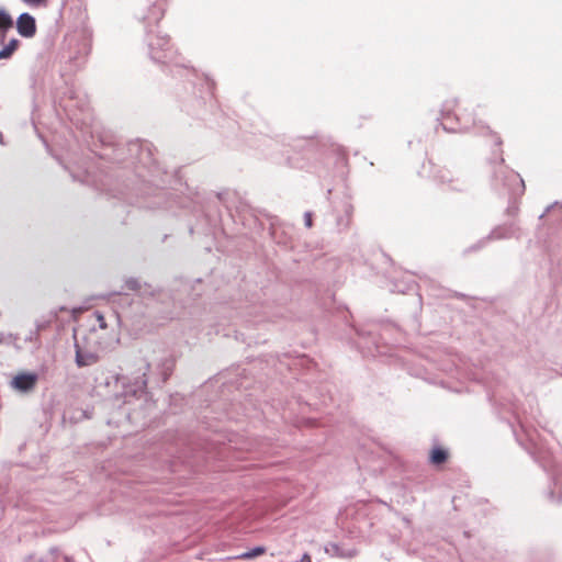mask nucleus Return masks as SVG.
Segmentation results:
<instances>
[{
  "instance_id": "f257e3e1",
  "label": "nucleus",
  "mask_w": 562,
  "mask_h": 562,
  "mask_svg": "<svg viewBox=\"0 0 562 562\" xmlns=\"http://www.w3.org/2000/svg\"><path fill=\"white\" fill-rule=\"evenodd\" d=\"M101 345L100 337H78L75 333L76 363L78 367H88L98 362V350Z\"/></svg>"
},
{
  "instance_id": "f03ea898",
  "label": "nucleus",
  "mask_w": 562,
  "mask_h": 562,
  "mask_svg": "<svg viewBox=\"0 0 562 562\" xmlns=\"http://www.w3.org/2000/svg\"><path fill=\"white\" fill-rule=\"evenodd\" d=\"M37 383V374L19 373L11 381V386L21 392H29L35 387Z\"/></svg>"
},
{
  "instance_id": "7ed1b4c3",
  "label": "nucleus",
  "mask_w": 562,
  "mask_h": 562,
  "mask_svg": "<svg viewBox=\"0 0 562 562\" xmlns=\"http://www.w3.org/2000/svg\"><path fill=\"white\" fill-rule=\"evenodd\" d=\"M16 29L21 36L32 37L36 33L35 19L29 13H22L16 21Z\"/></svg>"
},
{
  "instance_id": "20e7f679",
  "label": "nucleus",
  "mask_w": 562,
  "mask_h": 562,
  "mask_svg": "<svg viewBox=\"0 0 562 562\" xmlns=\"http://www.w3.org/2000/svg\"><path fill=\"white\" fill-rule=\"evenodd\" d=\"M90 324H91V337L95 336L97 328L104 330L108 328V324L105 322V318L102 313L99 311H95L90 316Z\"/></svg>"
},
{
  "instance_id": "39448f33",
  "label": "nucleus",
  "mask_w": 562,
  "mask_h": 562,
  "mask_svg": "<svg viewBox=\"0 0 562 562\" xmlns=\"http://www.w3.org/2000/svg\"><path fill=\"white\" fill-rule=\"evenodd\" d=\"M447 459L448 452L440 447L434 448L430 452V462L434 465H440L445 463Z\"/></svg>"
},
{
  "instance_id": "423d86ee",
  "label": "nucleus",
  "mask_w": 562,
  "mask_h": 562,
  "mask_svg": "<svg viewBox=\"0 0 562 562\" xmlns=\"http://www.w3.org/2000/svg\"><path fill=\"white\" fill-rule=\"evenodd\" d=\"M20 45V41L16 38H12L9 43L0 50V59L10 58L13 53L18 49Z\"/></svg>"
},
{
  "instance_id": "0eeeda50",
  "label": "nucleus",
  "mask_w": 562,
  "mask_h": 562,
  "mask_svg": "<svg viewBox=\"0 0 562 562\" xmlns=\"http://www.w3.org/2000/svg\"><path fill=\"white\" fill-rule=\"evenodd\" d=\"M13 27L12 16L4 10L0 9V32H7Z\"/></svg>"
},
{
  "instance_id": "6e6552de",
  "label": "nucleus",
  "mask_w": 562,
  "mask_h": 562,
  "mask_svg": "<svg viewBox=\"0 0 562 562\" xmlns=\"http://www.w3.org/2000/svg\"><path fill=\"white\" fill-rule=\"evenodd\" d=\"M265 552H266V549L263 547H257L250 551L241 553L240 555H238V559L250 560L256 557L262 555Z\"/></svg>"
},
{
  "instance_id": "1a4fd4ad",
  "label": "nucleus",
  "mask_w": 562,
  "mask_h": 562,
  "mask_svg": "<svg viewBox=\"0 0 562 562\" xmlns=\"http://www.w3.org/2000/svg\"><path fill=\"white\" fill-rule=\"evenodd\" d=\"M25 4L34 8H43L48 4V0H22Z\"/></svg>"
},
{
  "instance_id": "9d476101",
  "label": "nucleus",
  "mask_w": 562,
  "mask_h": 562,
  "mask_svg": "<svg viewBox=\"0 0 562 562\" xmlns=\"http://www.w3.org/2000/svg\"><path fill=\"white\" fill-rule=\"evenodd\" d=\"M299 562H312L311 555L308 553L303 554Z\"/></svg>"
},
{
  "instance_id": "9b49d317",
  "label": "nucleus",
  "mask_w": 562,
  "mask_h": 562,
  "mask_svg": "<svg viewBox=\"0 0 562 562\" xmlns=\"http://www.w3.org/2000/svg\"><path fill=\"white\" fill-rule=\"evenodd\" d=\"M306 225H307L308 227H311V226H312V218H311V216H310V215L306 217Z\"/></svg>"
},
{
  "instance_id": "f8f14e48",
  "label": "nucleus",
  "mask_w": 562,
  "mask_h": 562,
  "mask_svg": "<svg viewBox=\"0 0 562 562\" xmlns=\"http://www.w3.org/2000/svg\"><path fill=\"white\" fill-rule=\"evenodd\" d=\"M469 128L470 126L464 124V126L460 127L458 131H468Z\"/></svg>"
},
{
  "instance_id": "ddd939ff",
  "label": "nucleus",
  "mask_w": 562,
  "mask_h": 562,
  "mask_svg": "<svg viewBox=\"0 0 562 562\" xmlns=\"http://www.w3.org/2000/svg\"><path fill=\"white\" fill-rule=\"evenodd\" d=\"M442 125H443V128H445V130H448V127H447V125H446V123H445V122H442Z\"/></svg>"
}]
</instances>
